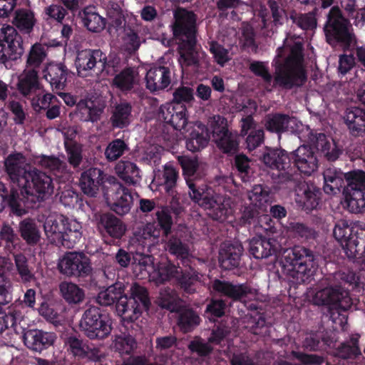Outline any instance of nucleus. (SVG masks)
Masks as SVG:
<instances>
[{"label": "nucleus", "instance_id": "obj_1", "mask_svg": "<svg viewBox=\"0 0 365 365\" xmlns=\"http://www.w3.org/2000/svg\"><path fill=\"white\" fill-rule=\"evenodd\" d=\"M183 175L189 187V195L191 199L200 207L209 211V215L214 220L223 222L234 212V203L230 197L216 195L207 186L197 187L192 182L191 178L194 177L198 169L199 163L196 158L187 156H178Z\"/></svg>", "mask_w": 365, "mask_h": 365}, {"label": "nucleus", "instance_id": "obj_2", "mask_svg": "<svg viewBox=\"0 0 365 365\" xmlns=\"http://www.w3.org/2000/svg\"><path fill=\"white\" fill-rule=\"evenodd\" d=\"M124 285L117 282L106 289H102L98 294L96 301L102 306H110L116 302V312L123 321L137 319L143 309L149 306V299L146 289L133 284L130 288V297L124 294Z\"/></svg>", "mask_w": 365, "mask_h": 365}, {"label": "nucleus", "instance_id": "obj_3", "mask_svg": "<svg viewBox=\"0 0 365 365\" xmlns=\"http://www.w3.org/2000/svg\"><path fill=\"white\" fill-rule=\"evenodd\" d=\"M19 189L12 188L8 202L14 213L21 216L26 213L29 204L36 203L51 195L53 186L51 178L36 169L27 173Z\"/></svg>", "mask_w": 365, "mask_h": 365}, {"label": "nucleus", "instance_id": "obj_4", "mask_svg": "<svg viewBox=\"0 0 365 365\" xmlns=\"http://www.w3.org/2000/svg\"><path fill=\"white\" fill-rule=\"evenodd\" d=\"M289 53L284 64L276 66L273 86L279 84L284 86H299L305 80L302 53V43L299 38L294 41L287 37L282 48H278L277 58Z\"/></svg>", "mask_w": 365, "mask_h": 365}, {"label": "nucleus", "instance_id": "obj_5", "mask_svg": "<svg viewBox=\"0 0 365 365\" xmlns=\"http://www.w3.org/2000/svg\"><path fill=\"white\" fill-rule=\"evenodd\" d=\"M307 297L317 305L327 304L331 308V319L335 324V329L339 325L341 329H345L346 315L341 313L351 308L352 302L349 293L340 287L333 284H317L315 288L307 292Z\"/></svg>", "mask_w": 365, "mask_h": 365}, {"label": "nucleus", "instance_id": "obj_6", "mask_svg": "<svg viewBox=\"0 0 365 365\" xmlns=\"http://www.w3.org/2000/svg\"><path fill=\"white\" fill-rule=\"evenodd\" d=\"M46 235L52 243L72 247L82 237L81 224L76 219L58 213L49 214L43 222Z\"/></svg>", "mask_w": 365, "mask_h": 365}, {"label": "nucleus", "instance_id": "obj_7", "mask_svg": "<svg viewBox=\"0 0 365 365\" xmlns=\"http://www.w3.org/2000/svg\"><path fill=\"white\" fill-rule=\"evenodd\" d=\"M314 257L309 250L295 246L286 250L282 255L281 264L284 274L297 283L305 282L312 275Z\"/></svg>", "mask_w": 365, "mask_h": 365}, {"label": "nucleus", "instance_id": "obj_8", "mask_svg": "<svg viewBox=\"0 0 365 365\" xmlns=\"http://www.w3.org/2000/svg\"><path fill=\"white\" fill-rule=\"evenodd\" d=\"M76 67L79 76L86 77L96 65H100L102 72L114 75L120 68V60L116 56H109L108 61L101 50H83L77 53Z\"/></svg>", "mask_w": 365, "mask_h": 365}, {"label": "nucleus", "instance_id": "obj_9", "mask_svg": "<svg viewBox=\"0 0 365 365\" xmlns=\"http://www.w3.org/2000/svg\"><path fill=\"white\" fill-rule=\"evenodd\" d=\"M81 329L91 339H103L112 331V319L97 307L86 309L80 321Z\"/></svg>", "mask_w": 365, "mask_h": 365}, {"label": "nucleus", "instance_id": "obj_10", "mask_svg": "<svg viewBox=\"0 0 365 365\" xmlns=\"http://www.w3.org/2000/svg\"><path fill=\"white\" fill-rule=\"evenodd\" d=\"M182 270L169 262H160L155 265L154 269L150 274V280L157 284H162L172 278H175L182 287L187 292H192L195 289L191 287L195 281L198 279V275L188 277L185 274H181Z\"/></svg>", "mask_w": 365, "mask_h": 365}, {"label": "nucleus", "instance_id": "obj_11", "mask_svg": "<svg viewBox=\"0 0 365 365\" xmlns=\"http://www.w3.org/2000/svg\"><path fill=\"white\" fill-rule=\"evenodd\" d=\"M23 53L21 38L16 29L9 25L0 27V62L6 65L9 61L19 58Z\"/></svg>", "mask_w": 365, "mask_h": 365}, {"label": "nucleus", "instance_id": "obj_12", "mask_svg": "<svg viewBox=\"0 0 365 365\" xmlns=\"http://www.w3.org/2000/svg\"><path fill=\"white\" fill-rule=\"evenodd\" d=\"M324 30L329 41L334 39L348 45L354 42L349 23L341 16V11L337 7H333L330 10Z\"/></svg>", "mask_w": 365, "mask_h": 365}, {"label": "nucleus", "instance_id": "obj_13", "mask_svg": "<svg viewBox=\"0 0 365 365\" xmlns=\"http://www.w3.org/2000/svg\"><path fill=\"white\" fill-rule=\"evenodd\" d=\"M58 268L67 276H87L91 271L90 259L83 252H68L58 260Z\"/></svg>", "mask_w": 365, "mask_h": 365}, {"label": "nucleus", "instance_id": "obj_14", "mask_svg": "<svg viewBox=\"0 0 365 365\" xmlns=\"http://www.w3.org/2000/svg\"><path fill=\"white\" fill-rule=\"evenodd\" d=\"M261 160L267 167L279 171L282 178L284 180L294 178L291 158L284 150L267 148Z\"/></svg>", "mask_w": 365, "mask_h": 365}, {"label": "nucleus", "instance_id": "obj_15", "mask_svg": "<svg viewBox=\"0 0 365 365\" xmlns=\"http://www.w3.org/2000/svg\"><path fill=\"white\" fill-rule=\"evenodd\" d=\"M248 199L255 210H250L248 207L245 209L242 214L245 222H250L255 216L265 212L272 202L269 190L261 185L253 186L248 192Z\"/></svg>", "mask_w": 365, "mask_h": 365}, {"label": "nucleus", "instance_id": "obj_16", "mask_svg": "<svg viewBox=\"0 0 365 365\" xmlns=\"http://www.w3.org/2000/svg\"><path fill=\"white\" fill-rule=\"evenodd\" d=\"M334 236L341 244L349 258L356 257L360 252L359 245L364 238L353 235L352 228L344 220L339 221L334 229Z\"/></svg>", "mask_w": 365, "mask_h": 365}, {"label": "nucleus", "instance_id": "obj_17", "mask_svg": "<svg viewBox=\"0 0 365 365\" xmlns=\"http://www.w3.org/2000/svg\"><path fill=\"white\" fill-rule=\"evenodd\" d=\"M158 118L170 124L175 129L186 131L187 109L182 104L167 103L160 108Z\"/></svg>", "mask_w": 365, "mask_h": 365}, {"label": "nucleus", "instance_id": "obj_18", "mask_svg": "<svg viewBox=\"0 0 365 365\" xmlns=\"http://www.w3.org/2000/svg\"><path fill=\"white\" fill-rule=\"evenodd\" d=\"M107 203L112 210L118 215L128 213L133 203V195L120 184H114L108 194Z\"/></svg>", "mask_w": 365, "mask_h": 365}, {"label": "nucleus", "instance_id": "obj_19", "mask_svg": "<svg viewBox=\"0 0 365 365\" xmlns=\"http://www.w3.org/2000/svg\"><path fill=\"white\" fill-rule=\"evenodd\" d=\"M215 291L233 299L246 302L257 297V291L246 284H232L228 282L215 280L212 284Z\"/></svg>", "mask_w": 365, "mask_h": 365}, {"label": "nucleus", "instance_id": "obj_20", "mask_svg": "<svg viewBox=\"0 0 365 365\" xmlns=\"http://www.w3.org/2000/svg\"><path fill=\"white\" fill-rule=\"evenodd\" d=\"M294 165L302 173L311 175L318 168V160L314 151L307 145H301L290 154Z\"/></svg>", "mask_w": 365, "mask_h": 365}, {"label": "nucleus", "instance_id": "obj_21", "mask_svg": "<svg viewBox=\"0 0 365 365\" xmlns=\"http://www.w3.org/2000/svg\"><path fill=\"white\" fill-rule=\"evenodd\" d=\"M174 35L180 40L195 38V17L192 12L178 9L175 12Z\"/></svg>", "mask_w": 365, "mask_h": 365}, {"label": "nucleus", "instance_id": "obj_22", "mask_svg": "<svg viewBox=\"0 0 365 365\" xmlns=\"http://www.w3.org/2000/svg\"><path fill=\"white\" fill-rule=\"evenodd\" d=\"M23 339L24 344L29 349L36 352H41L54 344L56 335L51 331L30 329L24 333Z\"/></svg>", "mask_w": 365, "mask_h": 365}, {"label": "nucleus", "instance_id": "obj_23", "mask_svg": "<svg viewBox=\"0 0 365 365\" xmlns=\"http://www.w3.org/2000/svg\"><path fill=\"white\" fill-rule=\"evenodd\" d=\"M27 162L21 153L10 155L5 160L6 172L14 182H17L19 187L24 182L22 178H27V173L31 170L26 169Z\"/></svg>", "mask_w": 365, "mask_h": 365}, {"label": "nucleus", "instance_id": "obj_24", "mask_svg": "<svg viewBox=\"0 0 365 365\" xmlns=\"http://www.w3.org/2000/svg\"><path fill=\"white\" fill-rule=\"evenodd\" d=\"M319 190L308 182H301L296 189V202L306 210H312L319 205Z\"/></svg>", "mask_w": 365, "mask_h": 365}, {"label": "nucleus", "instance_id": "obj_25", "mask_svg": "<svg viewBox=\"0 0 365 365\" xmlns=\"http://www.w3.org/2000/svg\"><path fill=\"white\" fill-rule=\"evenodd\" d=\"M182 42L179 46V63L182 68L196 66L200 59L205 56L203 51H197L195 46V39L180 40Z\"/></svg>", "mask_w": 365, "mask_h": 365}, {"label": "nucleus", "instance_id": "obj_26", "mask_svg": "<svg viewBox=\"0 0 365 365\" xmlns=\"http://www.w3.org/2000/svg\"><path fill=\"white\" fill-rule=\"evenodd\" d=\"M146 87L154 92L167 88L170 83V72L168 68L158 66L151 68L146 73Z\"/></svg>", "mask_w": 365, "mask_h": 365}, {"label": "nucleus", "instance_id": "obj_27", "mask_svg": "<svg viewBox=\"0 0 365 365\" xmlns=\"http://www.w3.org/2000/svg\"><path fill=\"white\" fill-rule=\"evenodd\" d=\"M103 180L104 176L101 170L90 168L82 173L80 186L84 194L93 197L97 194Z\"/></svg>", "mask_w": 365, "mask_h": 365}, {"label": "nucleus", "instance_id": "obj_28", "mask_svg": "<svg viewBox=\"0 0 365 365\" xmlns=\"http://www.w3.org/2000/svg\"><path fill=\"white\" fill-rule=\"evenodd\" d=\"M68 71L61 63H49L43 71V76L56 89H63L66 83Z\"/></svg>", "mask_w": 365, "mask_h": 365}, {"label": "nucleus", "instance_id": "obj_29", "mask_svg": "<svg viewBox=\"0 0 365 365\" xmlns=\"http://www.w3.org/2000/svg\"><path fill=\"white\" fill-rule=\"evenodd\" d=\"M242 247L239 244L225 243L220 250L219 262L222 268L231 269L240 264Z\"/></svg>", "mask_w": 365, "mask_h": 365}, {"label": "nucleus", "instance_id": "obj_30", "mask_svg": "<svg viewBox=\"0 0 365 365\" xmlns=\"http://www.w3.org/2000/svg\"><path fill=\"white\" fill-rule=\"evenodd\" d=\"M103 108L99 102L91 98L80 101L77 104V114L83 121L96 122L99 120Z\"/></svg>", "mask_w": 365, "mask_h": 365}, {"label": "nucleus", "instance_id": "obj_31", "mask_svg": "<svg viewBox=\"0 0 365 365\" xmlns=\"http://www.w3.org/2000/svg\"><path fill=\"white\" fill-rule=\"evenodd\" d=\"M312 138V141L309 142L320 150L329 160H336L341 153V150L336 145L335 141L331 138H328L324 134L313 135Z\"/></svg>", "mask_w": 365, "mask_h": 365}, {"label": "nucleus", "instance_id": "obj_32", "mask_svg": "<svg viewBox=\"0 0 365 365\" xmlns=\"http://www.w3.org/2000/svg\"><path fill=\"white\" fill-rule=\"evenodd\" d=\"M324 190L327 194L335 195L340 192L343 187L346 173L335 168H329L324 172Z\"/></svg>", "mask_w": 365, "mask_h": 365}, {"label": "nucleus", "instance_id": "obj_33", "mask_svg": "<svg viewBox=\"0 0 365 365\" xmlns=\"http://www.w3.org/2000/svg\"><path fill=\"white\" fill-rule=\"evenodd\" d=\"M276 250L277 244L270 239L257 237L250 242V252L256 259L268 257L274 254Z\"/></svg>", "mask_w": 365, "mask_h": 365}, {"label": "nucleus", "instance_id": "obj_34", "mask_svg": "<svg viewBox=\"0 0 365 365\" xmlns=\"http://www.w3.org/2000/svg\"><path fill=\"white\" fill-rule=\"evenodd\" d=\"M38 88V73L34 68H26L19 76L17 89L24 96H28Z\"/></svg>", "mask_w": 365, "mask_h": 365}, {"label": "nucleus", "instance_id": "obj_35", "mask_svg": "<svg viewBox=\"0 0 365 365\" xmlns=\"http://www.w3.org/2000/svg\"><path fill=\"white\" fill-rule=\"evenodd\" d=\"M59 291L63 299L68 304H78L85 298V292L78 284L71 282H63L59 284Z\"/></svg>", "mask_w": 365, "mask_h": 365}, {"label": "nucleus", "instance_id": "obj_36", "mask_svg": "<svg viewBox=\"0 0 365 365\" xmlns=\"http://www.w3.org/2000/svg\"><path fill=\"white\" fill-rule=\"evenodd\" d=\"M226 335L227 331L217 329L212 333V336L209 338L208 343L202 341L200 339H197L190 344L189 348L192 351H195L200 355H206L211 350L210 344H220Z\"/></svg>", "mask_w": 365, "mask_h": 365}, {"label": "nucleus", "instance_id": "obj_37", "mask_svg": "<svg viewBox=\"0 0 365 365\" xmlns=\"http://www.w3.org/2000/svg\"><path fill=\"white\" fill-rule=\"evenodd\" d=\"M115 171L126 183L134 185L139 181L140 170L134 163L120 160L116 164Z\"/></svg>", "mask_w": 365, "mask_h": 365}, {"label": "nucleus", "instance_id": "obj_38", "mask_svg": "<svg viewBox=\"0 0 365 365\" xmlns=\"http://www.w3.org/2000/svg\"><path fill=\"white\" fill-rule=\"evenodd\" d=\"M162 175L163 178L160 173L155 174L151 185L153 187L162 185L167 192H170L176 185L178 173L173 165L168 163L165 165Z\"/></svg>", "mask_w": 365, "mask_h": 365}, {"label": "nucleus", "instance_id": "obj_39", "mask_svg": "<svg viewBox=\"0 0 365 365\" xmlns=\"http://www.w3.org/2000/svg\"><path fill=\"white\" fill-rule=\"evenodd\" d=\"M344 120L352 132H365V109L359 107L348 108L345 113Z\"/></svg>", "mask_w": 365, "mask_h": 365}, {"label": "nucleus", "instance_id": "obj_40", "mask_svg": "<svg viewBox=\"0 0 365 365\" xmlns=\"http://www.w3.org/2000/svg\"><path fill=\"white\" fill-rule=\"evenodd\" d=\"M133 258V269L135 275L141 279L147 277L150 279V274L155 267L153 257L150 255L136 252Z\"/></svg>", "mask_w": 365, "mask_h": 365}, {"label": "nucleus", "instance_id": "obj_41", "mask_svg": "<svg viewBox=\"0 0 365 365\" xmlns=\"http://www.w3.org/2000/svg\"><path fill=\"white\" fill-rule=\"evenodd\" d=\"M131 106L127 103L116 105L110 117L113 127L123 128L128 126L131 121Z\"/></svg>", "mask_w": 365, "mask_h": 365}, {"label": "nucleus", "instance_id": "obj_42", "mask_svg": "<svg viewBox=\"0 0 365 365\" xmlns=\"http://www.w3.org/2000/svg\"><path fill=\"white\" fill-rule=\"evenodd\" d=\"M195 125L197 130L191 133L190 138L186 142L187 148L192 152L197 151L205 147L210 140V135L205 126L201 123H197Z\"/></svg>", "mask_w": 365, "mask_h": 365}, {"label": "nucleus", "instance_id": "obj_43", "mask_svg": "<svg viewBox=\"0 0 365 365\" xmlns=\"http://www.w3.org/2000/svg\"><path fill=\"white\" fill-rule=\"evenodd\" d=\"M345 202L350 212L354 213L365 212V190H347Z\"/></svg>", "mask_w": 365, "mask_h": 365}, {"label": "nucleus", "instance_id": "obj_44", "mask_svg": "<svg viewBox=\"0 0 365 365\" xmlns=\"http://www.w3.org/2000/svg\"><path fill=\"white\" fill-rule=\"evenodd\" d=\"M139 81L136 70L128 68L117 74L113 80V84L121 91H128Z\"/></svg>", "mask_w": 365, "mask_h": 365}, {"label": "nucleus", "instance_id": "obj_45", "mask_svg": "<svg viewBox=\"0 0 365 365\" xmlns=\"http://www.w3.org/2000/svg\"><path fill=\"white\" fill-rule=\"evenodd\" d=\"M82 20L84 26L93 32L103 31L106 24V19L96 13L93 8L85 9Z\"/></svg>", "mask_w": 365, "mask_h": 365}, {"label": "nucleus", "instance_id": "obj_46", "mask_svg": "<svg viewBox=\"0 0 365 365\" xmlns=\"http://www.w3.org/2000/svg\"><path fill=\"white\" fill-rule=\"evenodd\" d=\"M101 224L106 232L112 237L120 238L125 233V227L123 222L113 215H103L101 218Z\"/></svg>", "mask_w": 365, "mask_h": 365}, {"label": "nucleus", "instance_id": "obj_47", "mask_svg": "<svg viewBox=\"0 0 365 365\" xmlns=\"http://www.w3.org/2000/svg\"><path fill=\"white\" fill-rule=\"evenodd\" d=\"M21 237L29 244H36L40 240V232L36 223L30 219L22 220L19 226Z\"/></svg>", "mask_w": 365, "mask_h": 365}, {"label": "nucleus", "instance_id": "obj_48", "mask_svg": "<svg viewBox=\"0 0 365 365\" xmlns=\"http://www.w3.org/2000/svg\"><path fill=\"white\" fill-rule=\"evenodd\" d=\"M285 132L297 134L299 138L304 141H312V135L309 128L303 125L295 118L287 117Z\"/></svg>", "mask_w": 365, "mask_h": 365}, {"label": "nucleus", "instance_id": "obj_49", "mask_svg": "<svg viewBox=\"0 0 365 365\" xmlns=\"http://www.w3.org/2000/svg\"><path fill=\"white\" fill-rule=\"evenodd\" d=\"M63 132L66 138L65 141V146L68 153L69 163L73 167H76L81 161V148L78 144L73 143L71 140H68V136L71 139L73 135L76 134V131L74 129H72L71 134H68V131L63 130Z\"/></svg>", "mask_w": 365, "mask_h": 365}, {"label": "nucleus", "instance_id": "obj_50", "mask_svg": "<svg viewBox=\"0 0 365 365\" xmlns=\"http://www.w3.org/2000/svg\"><path fill=\"white\" fill-rule=\"evenodd\" d=\"M180 300L177 295L176 292L171 289H166L162 291L158 298L159 305L170 312H179L180 305Z\"/></svg>", "mask_w": 365, "mask_h": 365}, {"label": "nucleus", "instance_id": "obj_51", "mask_svg": "<svg viewBox=\"0 0 365 365\" xmlns=\"http://www.w3.org/2000/svg\"><path fill=\"white\" fill-rule=\"evenodd\" d=\"M213 140L217 146L224 153H234L237 149V136L231 132L219 136L216 135L215 138H213Z\"/></svg>", "mask_w": 365, "mask_h": 365}, {"label": "nucleus", "instance_id": "obj_52", "mask_svg": "<svg viewBox=\"0 0 365 365\" xmlns=\"http://www.w3.org/2000/svg\"><path fill=\"white\" fill-rule=\"evenodd\" d=\"M34 163L54 172L56 175L64 172L66 167L64 162L53 156H36Z\"/></svg>", "mask_w": 365, "mask_h": 365}, {"label": "nucleus", "instance_id": "obj_53", "mask_svg": "<svg viewBox=\"0 0 365 365\" xmlns=\"http://www.w3.org/2000/svg\"><path fill=\"white\" fill-rule=\"evenodd\" d=\"M36 23L34 14L27 9H20L16 11L15 24L21 31L26 33L31 31Z\"/></svg>", "mask_w": 365, "mask_h": 365}, {"label": "nucleus", "instance_id": "obj_54", "mask_svg": "<svg viewBox=\"0 0 365 365\" xmlns=\"http://www.w3.org/2000/svg\"><path fill=\"white\" fill-rule=\"evenodd\" d=\"M46 56L45 47L40 43H35L32 46L29 53L26 68H34L36 70L46 58Z\"/></svg>", "mask_w": 365, "mask_h": 365}, {"label": "nucleus", "instance_id": "obj_55", "mask_svg": "<svg viewBox=\"0 0 365 365\" xmlns=\"http://www.w3.org/2000/svg\"><path fill=\"white\" fill-rule=\"evenodd\" d=\"M180 314L178 319V325L184 332L190 331L200 322L199 317L190 309H180Z\"/></svg>", "mask_w": 365, "mask_h": 365}, {"label": "nucleus", "instance_id": "obj_56", "mask_svg": "<svg viewBox=\"0 0 365 365\" xmlns=\"http://www.w3.org/2000/svg\"><path fill=\"white\" fill-rule=\"evenodd\" d=\"M136 346L135 339L125 334L116 336L113 341V347L120 354H130Z\"/></svg>", "mask_w": 365, "mask_h": 365}, {"label": "nucleus", "instance_id": "obj_57", "mask_svg": "<svg viewBox=\"0 0 365 365\" xmlns=\"http://www.w3.org/2000/svg\"><path fill=\"white\" fill-rule=\"evenodd\" d=\"M319 336L317 334H312L307 335L304 341V346L310 350H317L320 349H324V346L327 345L329 347H334L336 340L335 333L333 332V341L329 340L327 338H324L322 341H319Z\"/></svg>", "mask_w": 365, "mask_h": 365}, {"label": "nucleus", "instance_id": "obj_58", "mask_svg": "<svg viewBox=\"0 0 365 365\" xmlns=\"http://www.w3.org/2000/svg\"><path fill=\"white\" fill-rule=\"evenodd\" d=\"M127 145L124 141L116 139L110 142L105 150V155L109 161H114L119 158L126 150Z\"/></svg>", "mask_w": 365, "mask_h": 365}, {"label": "nucleus", "instance_id": "obj_59", "mask_svg": "<svg viewBox=\"0 0 365 365\" xmlns=\"http://www.w3.org/2000/svg\"><path fill=\"white\" fill-rule=\"evenodd\" d=\"M346 180L348 182L347 190H353L354 189L365 190V172L362 170L346 173Z\"/></svg>", "mask_w": 365, "mask_h": 365}, {"label": "nucleus", "instance_id": "obj_60", "mask_svg": "<svg viewBox=\"0 0 365 365\" xmlns=\"http://www.w3.org/2000/svg\"><path fill=\"white\" fill-rule=\"evenodd\" d=\"M290 18L293 23L297 24L304 30H313L317 26V19L312 13L299 16L296 14H292Z\"/></svg>", "mask_w": 365, "mask_h": 365}, {"label": "nucleus", "instance_id": "obj_61", "mask_svg": "<svg viewBox=\"0 0 365 365\" xmlns=\"http://www.w3.org/2000/svg\"><path fill=\"white\" fill-rule=\"evenodd\" d=\"M160 233V230L154 224L149 223L139 232L138 236L140 239L144 240L142 242L143 244L150 246L159 237Z\"/></svg>", "mask_w": 365, "mask_h": 365}, {"label": "nucleus", "instance_id": "obj_62", "mask_svg": "<svg viewBox=\"0 0 365 365\" xmlns=\"http://www.w3.org/2000/svg\"><path fill=\"white\" fill-rule=\"evenodd\" d=\"M287 117L283 115H269L265 123L266 128L277 133L285 132Z\"/></svg>", "mask_w": 365, "mask_h": 365}, {"label": "nucleus", "instance_id": "obj_63", "mask_svg": "<svg viewBox=\"0 0 365 365\" xmlns=\"http://www.w3.org/2000/svg\"><path fill=\"white\" fill-rule=\"evenodd\" d=\"M123 46L127 51L132 52L138 49L141 40L136 33L131 29H125L123 36Z\"/></svg>", "mask_w": 365, "mask_h": 365}, {"label": "nucleus", "instance_id": "obj_64", "mask_svg": "<svg viewBox=\"0 0 365 365\" xmlns=\"http://www.w3.org/2000/svg\"><path fill=\"white\" fill-rule=\"evenodd\" d=\"M210 51L213 55L216 63L221 66H224L231 59L229 51L215 42L212 41L210 43Z\"/></svg>", "mask_w": 365, "mask_h": 365}]
</instances>
